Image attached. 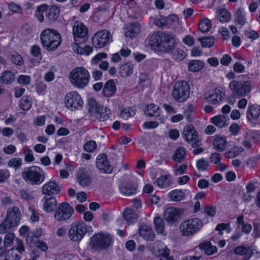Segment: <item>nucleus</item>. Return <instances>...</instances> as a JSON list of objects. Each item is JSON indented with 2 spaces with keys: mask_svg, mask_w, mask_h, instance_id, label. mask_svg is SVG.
I'll use <instances>...</instances> for the list:
<instances>
[{
  "mask_svg": "<svg viewBox=\"0 0 260 260\" xmlns=\"http://www.w3.org/2000/svg\"><path fill=\"white\" fill-rule=\"evenodd\" d=\"M148 43L155 51H172V57L177 61H181L185 57V52L181 49H174L175 42L173 35L168 33L158 32L150 36Z\"/></svg>",
  "mask_w": 260,
  "mask_h": 260,
  "instance_id": "1",
  "label": "nucleus"
},
{
  "mask_svg": "<svg viewBox=\"0 0 260 260\" xmlns=\"http://www.w3.org/2000/svg\"><path fill=\"white\" fill-rule=\"evenodd\" d=\"M42 46L49 51H54L60 45L61 38L60 34L51 28L44 29L40 35Z\"/></svg>",
  "mask_w": 260,
  "mask_h": 260,
  "instance_id": "2",
  "label": "nucleus"
},
{
  "mask_svg": "<svg viewBox=\"0 0 260 260\" xmlns=\"http://www.w3.org/2000/svg\"><path fill=\"white\" fill-rule=\"evenodd\" d=\"M90 74L87 70L83 67H76L69 75L71 84L78 89H83L89 83Z\"/></svg>",
  "mask_w": 260,
  "mask_h": 260,
  "instance_id": "3",
  "label": "nucleus"
},
{
  "mask_svg": "<svg viewBox=\"0 0 260 260\" xmlns=\"http://www.w3.org/2000/svg\"><path fill=\"white\" fill-rule=\"evenodd\" d=\"M22 177L26 182L31 185L40 184L45 179L44 171L37 166L25 168L22 172Z\"/></svg>",
  "mask_w": 260,
  "mask_h": 260,
  "instance_id": "4",
  "label": "nucleus"
},
{
  "mask_svg": "<svg viewBox=\"0 0 260 260\" xmlns=\"http://www.w3.org/2000/svg\"><path fill=\"white\" fill-rule=\"evenodd\" d=\"M203 225L202 221L198 218L186 220L180 226V231L183 236L191 237L199 232Z\"/></svg>",
  "mask_w": 260,
  "mask_h": 260,
  "instance_id": "5",
  "label": "nucleus"
},
{
  "mask_svg": "<svg viewBox=\"0 0 260 260\" xmlns=\"http://www.w3.org/2000/svg\"><path fill=\"white\" fill-rule=\"evenodd\" d=\"M229 89L232 95L235 98H242L251 91V83L248 81L232 80L229 83Z\"/></svg>",
  "mask_w": 260,
  "mask_h": 260,
  "instance_id": "6",
  "label": "nucleus"
},
{
  "mask_svg": "<svg viewBox=\"0 0 260 260\" xmlns=\"http://www.w3.org/2000/svg\"><path fill=\"white\" fill-rule=\"evenodd\" d=\"M190 93L189 84L184 81H178L174 84L172 91V97L174 101L183 103L187 100Z\"/></svg>",
  "mask_w": 260,
  "mask_h": 260,
  "instance_id": "7",
  "label": "nucleus"
},
{
  "mask_svg": "<svg viewBox=\"0 0 260 260\" xmlns=\"http://www.w3.org/2000/svg\"><path fill=\"white\" fill-rule=\"evenodd\" d=\"M111 242L112 238L110 235L97 233L91 238L90 245L92 249L100 250L107 249L111 245Z\"/></svg>",
  "mask_w": 260,
  "mask_h": 260,
  "instance_id": "8",
  "label": "nucleus"
},
{
  "mask_svg": "<svg viewBox=\"0 0 260 260\" xmlns=\"http://www.w3.org/2000/svg\"><path fill=\"white\" fill-rule=\"evenodd\" d=\"M89 229L91 230L90 226ZM87 232H89L90 230L84 223H75L71 225L68 235L72 241L78 242L82 239Z\"/></svg>",
  "mask_w": 260,
  "mask_h": 260,
  "instance_id": "9",
  "label": "nucleus"
},
{
  "mask_svg": "<svg viewBox=\"0 0 260 260\" xmlns=\"http://www.w3.org/2000/svg\"><path fill=\"white\" fill-rule=\"evenodd\" d=\"M73 213V208L68 203L63 202L57 207L54 217L58 222L64 221L70 219Z\"/></svg>",
  "mask_w": 260,
  "mask_h": 260,
  "instance_id": "10",
  "label": "nucleus"
},
{
  "mask_svg": "<svg viewBox=\"0 0 260 260\" xmlns=\"http://www.w3.org/2000/svg\"><path fill=\"white\" fill-rule=\"evenodd\" d=\"M112 41V36L107 30H102L95 33L92 37V45L96 48H101Z\"/></svg>",
  "mask_w": 260,
  "mask_h": 260,
  "instance_id": "11",
  "label": "nucleus"
},
{
  "mask_svg": "<svg viewBox=\"0 0 260 260\" xmlns=\"http://www.w3.org/2000/svg\"><path fill=\"white\" fill-rule=\"evenodd\" d=\"M65 104L68 109L73 111L81 108L83 102L78 92L71 91L66 94Z\"/></svg>",
  "mask_w": 260,
  "mask_h": 260,
  "instance_id": "12",
  "label": "nucleus"
},
{
  "mask_svg": "<svg viewBox=\"0 0 260 260\" xmlns=\"http://www.w3.org/2000/svg\"><path fill=\"white\" fill-rule=\"evenodd\" d=\"M183 136L185 140L193 147L201 145V142L199 138L198 134L194 127L188 125L184 128Z\"/></svg>",
  "mask_w": 260,
  "mask_h": 260,
  "instance_id": "13",
  "label": "nucleus"
},
{
  "mask_svg": "<svg viewBox=\"0 0 260 260\" xmlns=\"http://www.w3.org/2000/svg\"><path fill=\"white\" fill-rule=\"evenodd\" d=\"M73 34L74 41L78 43L79 40L85 42L87 40L88 29L81 22L76 21L73 26Z\"/></svg>",
  "mask_w": 260,
  "mask_h": 260,
  "instance_id": "14",
  "label": "nucleus"
},
{
  "mask_svg": "<svg viewBox=\"0 0 260 260\" xmlns=\"http://www.w3.org/2000/svg\"><path fill=\"white\" fill-rule=\"evenodd\" d=\"M21 215V214L18 207L16 206L9 207L7 211L6 220L9 222L11 225L16 226L20 222Z\"/></svg>",
  "mask_w": 260,
  "mask_h": 260,
  "instance_id": "15",
  "label": "nucleus"
},
{
  "mask_svg": "<svg viewBox=\"0 0 260 260\" xmlns=\"http://www.w3.org/2000/svg\"><path fill=\"white\" fill-rule=\"evenodd\" d=\"M224 95V93L221 90L216 88L205 94L204 98L208 103L216 105L223 100Z\"/></svg>",
  "mask_w": 260,
  "mask_h": 260,
  "instance_id": "16",
  "label": "nucleus"
},
{
  "mask_svg": "<svg viewBox=\"0 0 260 260\" xmlns=\"http://www.w3.org/2000/svg\"><path fill=\"white\" fill-rule=\"evenodd\" d=\"M181 211L174 207L167 208L165 211L164 217L169 224H172L177 222L180 217Z\"/></svg>",
  "mask_w": 260,
  "mask_h": 260,
  "instance_id": "17",
  "label": "nucleus"
},
{
  "mask_svg": "<svg viewBox=\"0 0 260 260\" xmlns=\"http://www.w3.org/2000/svg\"><path fill=\"white\" fill-rule=\"evenodd\" d=\"M106 154L103 153L99 155L96 158V165L97 168L104 173H110L113 168L109 165Z\"/></svg>",
  "mask_w": 260,
  "mask_h": 260,
  "instance_id": "18",
  "label": "nucleus"
},
{
  "mask_svg": "<svg viewBox=\"0 0 260 260\" xmlns=\"http://www.w3.org/2000/svg\"><path fill=\"white\" fill-rule=\"evenodd\" d=\"M61 187L54 180H50L45 183L42 187V193L44 194L52 195L58 194Z\"/></svg>",
  "mask_w": 260,
  "mask_h": 260,
  "instance_id": "19",
  "label": "nucleus"
},
{
  "mask_svg": "<svg viewBox=\"0 0 260 260\" xmlns=\"http://www.w3.org/2000/svg\"><path fill=\"white\" fill-rule=\"evenodd\" d=\"M260 115V106L253 104L249 106L247 110L246 117L248 121L253 122L257 121Z\"/></svg>",
  "mask_w": 260,
  "mask_h": 260,
  "instance_id": "20",
  "label": "nucleus"
},
{
  "mask_svg": "<svg viewBox=\"0 0 260 260\" xmlns=\"http://www.w3.org/2000/svg\"><path fill=\"white\" fill-rule=\"evenodd\" d=\"M43 209L47 213H52L56 208L57 202L56 199L53 197H45L43 200Z\"/></svg>",
  "mask_w": 260,
  "mask_h": 260,
  "instance_id": "21",
  "label": "nucleus"
},
{
  "mask_svg": "<svg viewBox=\"0 0 260 260\" xmlns=\"http://www.w3.org/2000/svg\"><path fill=\"white\" fill-rule=\"evenodd\" d=\"M139 235L147 241H153L155 234L152 228L147 224H142L139 229Z\"/></svg>",
  "mask_w": 260,
  "mask_h": 260,
  "instance_id": "22",
  "label": "nucleus"
},
{
  "mask_svg": "<svg viewBox=\"0 0 260 260\" xmlns=\"http://www.w3.org/2000/svg\"><path fill=\"white\" fill-rule=\"evenodd\" d=\"M95 117L100 121L107 120L111 114L110 110L106 106H101L94 113Z\"/></svg>",
  "mask_w": 260,
  "mask_h": 260,
  "instance_id": "23",
  "label": "nucleus"
},
{
  "mask_svg": "<svg viewBox=\"0 0 260 260\" xmlns=\"http://www.w3.org/2000/svg\"><path fill=\"white\" fill-rule=\"evenodd\" d=\"M119 190L123 195L129 197L136 193L137 187L131 183H122L119 186Z\"/></svg>",
  "mask_w": 260,
  "mask_h": 260,
  "instance_id": "24",
  "label": "nucleus"
},
{
  "mask_svg": "<svg viewBox=\"0 0 260 260\" xmlns=\"http://www.w3.org/2000/svg\"><path fill=\"white\" fill-rule=\"evenodd\" d=\"M134 65L130 62L122 63L119 67V74L122 77H127L133 72Z\"/></svg>",
  "mask_w": 260,
  "mask_h": 260,
  "instance_id": "25",
  "label": "nucleus"
},
{
  "mask_svg": "<svg viewBox=\"0 0 260 260\" xmlns=\"http://www.w3.org/2000/svg\"><path fill=\"white\" fill-rule=\"evenodd\" d=\"M46 19L49 22L55 21L59 15V9L54 6H52L50 8H46L45 11Z\"/></svg>",
  "mask_w": 260,
  "mask_h": 260,
  "instance_id": "26",
  "label": "nucleus"
},
{
  "mask_svg": "<svg viewBox=\"0 0 260 260\" xmlns=\"http://www.w3.org/2000/svg\"><path fill=\"white\" fill-rule=\"evenodd\" d=\"M116 92V86L113 80L108 81L103 89V93L104 96L110 97L114 95Z\"/></svg>",
  "mask_w": 260,
  "mask_h": 260,
  "instance_id": "27",
  "label": "nucleus"
},
{
  "mask_svg": "<svg viewBox=\"0 0 260 260\" xmlns=\"http://www.w3.org/2000/svg\"><path fill=\"white\" fill-rule=\"evenodd\" d=\"M77 180L81 186H87L91 182V178L83 170L80 169L77 173Z\"/></svg>",
  "mask_w": 260,
  "mask_h": 260,
  "instance_id": "28",
  "label": "nucleus"
},
{
  "mask_svg": "<svg viewBox=\"0 0 260 260\" xmlns=\"http://www.w3.org/2000/svg\"><path fill=\"white\" fill-rule=\"evenodd\" d=\"M228 117L224 115H217L211 118V122L219 128H223L226 126L227 124Z\"/></svg>",
  "mask_w": 260,
  "mask_h": 260,
  "instance_id": "29",
  "label": "nucleus"
},
{
  "mask_svg": "<svg viewBox=\"0 0 260 260\" xmlns=\"http://www.w3.org/2000/svg\"><path fill=\"white\" fill-rule=\"evenodd\" d=\"M234 252L237 255H243L244 256L242 260H249L251 256V250L249 247H237L235 248Z\"/></svg>",
  "mask_w": 260,
  "mask_h": 260,
  "instance_id": "30",
  "label": "nucleus"
},
{
  "mask_svg": "<svg viewBox=\"0 0 260 260\" xmlns=\"http://www.w3.org/2000/svg\"><path fill=\"white\" fill-rule=\"evenodd\" d=\"M199 247L207 255H212L217 251L216 247L211 245V243L209 242L201 243L199 244Z\"/></svg>",
  "mask_w": 260,
  "mask_h": 260,
  "instance_id": "31",
  "label": "nucleus"
},
{
  "mask_svg": "<svg viewBox=\"0 0 260 260\" xmlns=\"http://www.w3.org/2000/svg\"><path fill=\"white\" fill-rule=\"evenodd\" d=\"M140 31V26L139 24L135 23L131 24L128 29L125 31V35L127 37L133 38L137 35Z\"/></svg>",
  "mask_w": 260,
  "mask_h": 260,
  "instance_id": "32",
  "label": "nucleus"
},
{
  "mask_svg": "<svg viewBox=\"0 0 260 260\" xmlns=\"http://www.w3.org/2000/svg\"><path fill=\"white\" fill-rule=\"evenodd\" d=\"M123 218L129 224H132L137 221L138 216L131 209L127 208L123 213Z\"/></svg>",
  "mask_w": 260,
  "mask_h": 260,
  "instance_id": "33",
  "label": "nucleus"
},
{
  "mask_svg": "<svg viewBox=\"0 0 260 260\" xmlns=\"http://www.w3.org/2000/svg\"><path fill=\"white\" fill-rule=\"evenodd\" d=\"M145 114L148 116L158 117L160 115V110L158 106L154 104H150L147 106Z\"/></svg>",
  "mask_w": 260,
  "mask_h": 260,
  "instance_id": "34",
  "label": "nucleus"
},
{
  "mask_svg": "<svg viewBox=\"0 0 260 260\" xmlns=\"http://www.w3.org/2000/svg\"><path fill=\"white\" fill-rule=\"evenodd\" d=\"M156 183L158 186L161 188H166L171 185L172 181L170 175H163L157 178Z\"/></svg>",
  "mask_w": 260,
  "mask_h": 260,
  "instance_id": "35",
  "label": "nucleus"
},
{
  "mask_svg": "<svg viewBox=\"0 0 260 260\" xmlns=\"http://www.w3.org/2000/svg\"><path fill=\"white\" fill-rule=\"evenodd\" d=\"M213 145L215 149L222 151L225 149V139L221 137H217L214 140Z\"/></svg>",
  "mask_w": 260,
  "mask_h": 260,
  "instance_id": "36",
  "label": "nucleus"
},
{
  "mask_svg": "<svg viewBox=\"0 0 260 260\" xmlns=\"http://www.w3.org/2000/svg\"><path fill=\"white\" fill-rule=\"evenodd\" d=\"M235 21L241 25H243L246 22L245 14L241 8L237 9L235 13Z\"/></svg>",
  "mask_w": 260,
  "mask_h": 260,
  "instance_id": "37",
  "label": "nucleus"
},
{
  "mask_svg": "<svg viewBox=\"0 0 260 260\" xmlns=\"http://www.w3.org/2000/svg\"><path fill=\"white\" fill-rule=\"evenodd\" d=\"M154 225L156 232L159 234H163L165 229V222L160 217H156L154 219Z\"/></svg>",
  "mask_w": 260,
  "mask_h": 260,
  "instance_id": "38",
  "label": "nucleus"
},
{
  "mask_svg": "<svg viewBox=\"0 0 260 260\" xmlns=\"http://www.w3.org/2000/svg\"><path fill=\"white\" fill-rule=\"evenodd\" d=\"M170 199L174 202H178L182 200L184 198V193L181 190H174L171 191L169 194Z\"/></svg>",
  "mask_w": 260,
  "mask_h": 260,
  "instance_id": "39",
  "label": "nucleus"
},
{
  "mask_svg": "<svg viewBox=\"0 0 260 260\" xmlns=\"http://www.w3.org/2000/svg\"><path fill=\"white\" fill-rule=\"evenodd\" d=\"M204 63L202 61L194 60L188 63V68L189 71L195 72L201 70L203 67Z\"/></svg>",
  "mask_w": 260,
  "mask_h": 260,
  "instance_id": "40",
  "label": "nucleus"
},
{
  "mask_svg": "<svg viewBox=\"0 0 260 260\" xmlns=\"http://www.w3.org/2000/svg\"><path fill=\"white\" fill-rule=\"evenodd\" d=\"M243 150L244 149L242 147L235 146L225 152V156L228 158H232L238 156Z\"/></svg>",
  "mask_w": 260,
  "mask_h": 260,
  "instance_id": "41",
  "label": "nucleus"
},
{
  "mask_svg": "<svg viewBox=\"0 0 260 260\" xmlns=\"http://www.w3.org/2000/svg\"><path fill=\"white\" fill-rule=\"evenodd\" d=\"M14 80V75L10 71H5L0 78V82L6 84H11Z\"/></svg>",
  "mask_w": 260,
  "mask_h": 260,
  "instance_id": "42",
  "label": "nucleus"
},
{
  "mask_svg": "<svg viewBox=\"0 0 260 260\" xmlns=\"http://www.w3.org/2000/svg\"><path fill=\"white\" fill-rule=\"evenodd\" d=\"M136 112V109L134 107H127L121 111V117L122 118L127 120L128 118L134 116Z\"/></svg>",
  "mask_w": 260,
  "mask_h": 260,
  "instance_id": "43",
  "label": "nucleus"
},
{
  "mask_svg": "<svg viewBox=\"0 0 260 260\" xmlns=\"http://www.w3.org/2000/svg\"><path fill=\"white\" fill-rule=\"evenodd\" d=\"M201 43L202 46L204 48H210L214 45L215 39L213 37H206L198 39Z\"/></svg>",
  "mask_w": 260,
  "mask_h": 260,
  "instance_id": "44",
  "label": "nucleus"
},
{
  "mask_svg": "<svg viewBox=\"0 0 260 260\" xmlns=\"http://www.w3.org/2000/svg\"><path fill=\"white\" fill-rule=\"evenodd\" d=\"M211 26V22L208 19H203L199 23V28L203 32L208 31Z\"/></svg>",
  "mask_w": 260,
  "mask_h": 260,
  "instance_id": "45",
  "label": "nucleus"
},
{
  "mask_svg": "<svg viewBox=\"0 0 260 260\" xmlns=\"http://www.w3.org/2000/svg\"><path fill=\"white\" fill-rule=\"evenodd\" d=\"M32 102L30 101V98L28 96L23 97L20 102L19 107L23 110H28L31 107Z\"/></svg>",
  "mask_w": 260,
  "mask_h": 260,
  "instance_id": "46",
  "label": "nucleus"
},
{
  "mask_svg": "<svg viewBox=\"0 0 260 260\" xmlns=\"http://www.w3.org/2000/svg\"><path fill=\"white\" fill-rule=\"evenodd\" d=\"M46 5H42L39 6L36 11L35 16L40 22H42L44 20L43 14L46 11Z\"/></svg>",
  "mask_w": 260,
  "mask_h": 260,
  "instance_id": "47",
  "label": "nucleus"
},
{
  "mask_svg": "<svg viewBox=\"0 0 260 260\" xmlns=\"http://www.w3.org/2000/svg\"><path fill=\"white\" fill-rule=\"evenodd\" d=\"M185 155V150L182 147H179L175 151L173 156V159L176 162H180Z\"/></svg>",
  "mask_w": 260,
  "mask_h": 260,
  "instance_id": "48",
  "label": "nucleus"
},
{
  "mask_svg": "<svg viewBox=\"0 0 260 260\" xmlns=\"http://www.w3.org/2000/svg\"><path fill=\"white\" fill-rule=\"evenodd\" d=\"M100 106L98 105L96 101L94 99L92 98L88 99L87 107L89 112L94 114Z\"/></svg>",
  "mask_w": 260,
  "mask_h": 260,
  "instance_id": "49",
  "label": "nucleus"
},
{
  "mask_svg": "<svg viewBox=\"0 0 260 260\" xmlns=\"http://www.w3.org/2000/svg\"><path fill=\"white\" fill-rule=\"evenodd\" d=\"M18 194L21 199L27 201H31L34 199L31 192L26 189L19 190L18 191Z\"/></svg>",
  "mask_w": 260,
  "mask_h": 260,
  "instance_id": "50",
  "label": "nucleus"
},
{
  "mask_svg": "<svg viewBox=\"0 0 260 260\" xmlns=\"http://www.w3.org/2000/svg\"><path fill=\"white\" fill-rule=\"evenodd\" d=\"M22 165V159L19 157H15L11 159L8 163L9 167L13 168L17 170L20 168Z\"/></svg>",
  "mask_w": 260,
  "mask_h": 260,
  "instance_id": "51",
  "label": "nucleus"
},
{
  "mask_svg": "<svg viewBox=\"0 0 260 260\" xmlns=\"http://www.w3.org/2000/svg\"><path fill=\"white\" fill-rule=\"evenodd\" d=\"M196 165L197 169L199 171H204L207 170L208 167H209V163L205 159L201 158L197 161Z\"/></svg>",
  "mask_w": 260,
  "mask_h": 260,
  "instance_id": "52",
  "label": "nucleus"
},
{
  "mask_svg": "<svg viewBox=\"0 0 260 260\" xmlns=\"http://www.w3.org/2000/svg\"><path fill=\"white\" fill-rule=\"evenodd\" d=\"M23 152L25 155V160L27 162L32 161L35 158L32 154L31 150L27 146H25L23 149Z\"/></svg>",
  "mask_w": 260,
  "mask_h": 260,
  "instance_id": "53",
  "label": "nucleus"
},
{
  "mask_svg": "<svg viewBox=\"0 0 260 260\" xmlns=\"http://www.w3.org/2000/svg\"><path fill=\"white\" fill-rule=\"evenodd\" d=\"M15 238V235L13 233H9L7 234L4 240V244L5 247H10L13 243Z\"/></svg>",
  "mask_w": 260,
  "mask_h": 260,
  "instance_id": "54",
  "label": "nucleus"
},
{
  "mask_svg": "<svg viewBox=\"0 0 260 260\" xmlns=\"http://www.w3.org/2000/svg\"><path fill=\"white\" fill-rule=\"evenodd\" d=\"M96 149V144L94 141H89L84 145V149L88 152H93Z\"/></svg>",
  "mask_w": 260,
  "mask_h": 260,
  "instance_id": "55",
  "label": "nucleus"
},
{
  "mask_svg": "<svg viewBox=\"0 0 260 260\" xmlns=\"http://www.w3.org/2000/svg\"><path fill=\"white\" fill-rule=\"evenodd\" d=\"M10 176L9 171L7 169H0V183L8 180Z\"/></svg>",
  "mask_w": 260,
  "mask_h": 260,
  "instance_id": "56",
  "label": "nucleus"
},
{
  "mask_svg": "<svg viewBox=\"0 0 260 260\" xmlns=\"http://www.w3.org/2000/svg\"><path fill=\"white\" fill-rule=\"evenodd\" d=\"M107 56L108 55L106 53H99L92 58L91 60V64L92 65H96L98 63L100 62L102 59L106 58Z\"/></svg>",
  "mask_w": 260,
  "mask_h": 260,
  "instance_id": "57",
  "label": "nucleus"
},
{
  "mask_svg": "<svg viewBox=\"0 0 260 260\" xmlns=\"http://www.w3.org/2000/svg\"><path fill=\"white\" fill-rule=\"evenodd\" d=\"M42 234V231L41 229H36L31 234H29L26 237V241L33 242V238L35 237L38 239L41 236Z\"/></svg>",
  "mask_w": 260,
  "mask_h": 260,
  "instance_id": "58",
  "label": "nucleus"
},
{
  "mask_svg": "<svg viewBox=\"0 0 260 260\" xmlns=\"http://www.w3.org/2000/svg\"><path fill=\"white\" fill-rule=\"evenodd\" d=\"M11 61L15 64L21 66L23 63L22 57L17 53H14L11 55Z\"/></svg>",
  "mask_w": 260,
  "mask_h": 260,
  "instance_id": "59",
  "label": "nucleus"
},
{
  "mask_svg": "<svg viewBox=\"0 0 260 260\" xmlns=\"http://www.w3.org/2000/svg\"><path fill=\"white\" fill-rule=\"evenodd\" d=\"M31 54L36 57H38L40 59L42 58L41 50L40 47L37 45L32 46L30 50Z\"/></svg>",
  "mask_w": 260,
  "mask_h": 260,
  "instance_id": "60",
  "label": "nucleus"
},
{
  "mask_svg": "<svg viewBox=\"0 0 260 260\" xmlns=\"http://www.w3.org/2000/svg\"><path fill=\"white\" fill-rule=\"evenodd\" d=\"M216 230L219 231L220 234H222V230H225L228 233L231 232V229L229 223H221L218 224L216 228Z\"/></svg>",
  "mask_w": 260,
  "mask_h": 260,
  "instance_id": "61",
  "label": "nucleus"
},
{
  "mask_svg": "<svg viewBox=\"0 0 260 260\" xmlns=\"http://www.w3.org/2000/svg\"><path fill=\"white\" fill-rule=\"evenodd\" d=\"M14 227V226L11 225L9 222H8L5 220L2 224H0V234H4L9 229Z\"/></svg>",
  "mask_w": 260,
  "mask_h": 260,
  "instance_id": "62",
  "label": "nucleus"
},
{
  "mask_svg": "<svg viewBox=\"0 0 260 260\" xmlns=\"http://www.w3.org/2000/svg\"><path fill=\"white\" fill-rule=\"evenodd\" d=\"M157 252L159 256L167 257L169 255L170 250L166 245H162L161 248L158 249Z\"/></svg>",
  "mask_w": 260,
  "mask_h": 260,
  "instance_id": "63",
  "label": "nucleus"
},
{
  "mask_svg": "<svg viewBox=\"0 0 260 260\" xmlns=\"http://www.w3.org/2000/svg\"><path fill=\"white\" fill-rule=\"evenodd\" d=\"M47 86L42 82H38L36 84V89L38 94L44 95L45 93Z\"/></svg>",
  "mask_w": 260,
  "mask_h": 260,
  "instance_id": "64",
  "label": "nucleus"
}]
</instances>
